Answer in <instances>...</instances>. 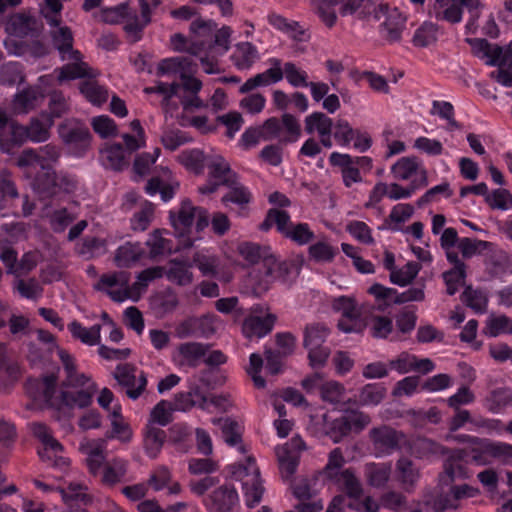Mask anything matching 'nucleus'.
<instances>
[{
	"label": "nucleus",
	"mask_w": 512,
	"mask_h": 512,
	"mask_svg": "<svg viewBox=\"0 0 512 512\" xmlns=\"http://www.w3.org/2000/svg\"><path fill=\"white\" fill-rule=\"evenodd\" d=\"M58 356L66 374L60 391L56 389L57 377L51 374L42 379L29 380L26 384L28 394L35 401L57 409L89 406L96 392L95 383L85 374L77 372L75 359L66 350L58 348Z\"/></svg>",
	"instance_id": "obj_1"
},
{
	"label": "nucleus",
	"mask_w": 512,
	"mask_h": 512,
	"mask_svg": "<svg viewBox=\"0 0 512 512\" xmlns=\"http://www.w3.org/2000/svg\"><path fill=\"white\" fill-rule=\"evenodd\" d=\"M60 156V147L54 144H46L36 149H24L17 159V165L22 169H40L34 177L32 185L34 191L42 198L51 197V186L55 182L53 178L54 166Z\"/></svg>",
	"instance_id": "obj_2"
},
{
	"label": "nucleus",
	"mask_w": 512,
	"mask_h": 512,
	"mask_svg": "<svg viewBox=\"0 0 512 512\" xmlns=\"http://www.w3.org/2000/svg\"><path fill=\"white\" fill-rule=\"evenodd\" d=\"M50 31L53 46L57 49L62 61L67 64L56 69L58 80L64 82L78 78H94L96 73L85 63L80 51L73 48L74 37L71 29L67 26L58 24L51 26Z\"/></svg>",
	"instance_id": "obj_3"
},
{
	"label": "nucleus",
	"mask_w": 512,
	"mask_h": 512,
	"mask_svg": "<svg viewBox=\"0 0 512 512\" xmlns=\"http://www.w3.org/2000/svg\"><path fill=\"white\" fill-rule=\"evenodd\" d=\"M274 225L281 235L300 246L309 244L315 237L309 224L293 223L288 212L283 210L270 209L260 229L268 231Z\"/></svg>",
	"instance_id": "obj_4"
},
{
	"label": "nucleus",
	"mask_w": 512,
	"mask_h": 512,
	"mask_svg": "<svg viewBox=\"0 0 512 512\" xmlns=\"http://www.w3.org/2000/svg\"><path fill=\"white\" fill-rule=\"evenodd\" d=\"M462 7H466L470 18L466 24V30L474 33L476 23L480 16L479 0H435L429 13L436 20L447 21L451 24L459 23L462 20Z\"/></svg>",
	"instance_id": "obj_5"
},
{
	"label": "nucleus",
	"mask_w": 512,
	"mask_h": 512,
	"mask_svg": "<svg viewBox=\"0 0 512 512\" xmlns=\"http://www.w3.org/2000/svg\"><path fill=\"white\" fill-rule=\"evenodd\" d=\"M230 471L233 478L242 483L246 504L249 507L257 505L262 499L264 487L255 459L247 456L243 462L231 465Z\"/></svg>",
	"instance_id": "obj_6"
},
{
	"label": "nucleus",
	"mask_w": 512,
	"mask_h": 512,
	"mask_svg": "<svg viewBox=\"0 0 512 512\" xmlns=\"http://www.w3.org/2000/svg\"><path fill=\"white\" fill-rule=\"evenodd\" d=\"M169 218L180 240L191 238L189 233L194 221L197 232L204 230L209 224L207 211L194 206L189 200L182 201L177 211H170Z\"/></svg>",
	"instance_id": "obj_7"
},
{
	"label": "nucleus",
	"mask_w": 512,
	"mask_h": 512,
	"mask_svg": "<svg viewBox=\"0 0 512 512\" xmlns=\"http://www.w3.org/2000/svg\"><path fill=\"white\" fill-rule=\"evenodd\" d=\"M289 270V263L280 262L276 258H268L266 263H260L251 269L247 282L255 295H261L269 289L273 282L285 281Z\"/></svg>",
	"instance_id": "obj_8"
},
{
	"label": "nucleus",
	"mask_w": 512,
	"mask_h": 512,
	"mask_svg": "<svg viewBox=\"0 0 512 512\" xmlns=\"http://www.w3.org/2000/svg\"><path fill=\"white\" fill-rule=\"evenodd\" d=\"M391 174L398 181H409V186L419 190L428 184L427 170L415 156H405L391 166Z\"/></svg>",
	"instance_id": "obj_9"
},
{
	"label": "nucleus",
	"mask_w": 512,
	"mask_h": 512,
	"mask_svg": "<svg viewBox=\"0 0 512 512\" xmlns=\"http://www.w3.org/2000/svg\"><path fill=\"white\" fill-rule=\"evenodd\" d=\"M54 120L48 113H41L31 118L27 126L19 124L14 127V149L19 147L27 140L40 143L45 142L50 137V128L53 126Z\"/></svg>",
	"instance_id": "obj_10"
},
{
	"label": "nucleus",
	"mask_w": 512,
	"mask_h": 512,
	"mask_svg": "<svg viewBox=\"0 0 512 512\" xmlns=\"http://www.w3.org/2000/svg\"><path fill=\"white\" fill-rule=\"evenodd\" d=\"M220 324L221 320L215 314L189 317L176 326L175 335L179 339H186L190 337L208 339L217 332Z\"/></svg>",
	"instance_id": "obj_11"
},
{
	"label": "nucleus",
	"mask_w": 512,
	"mask_h": 512,
	"mask_svg": "<svg viewBox=\"0 0 512 512\" xmlns=\"http://www.w3.org/2000/svg\"><path fill=\"white\" fill-rule=\"evenodd\" d=\"M206 166L209 170V180L198 188L201 194H211L217 191L220 185L232 183L237 175L230 168V164L220 154L207 156Z\"/></svg>",
	"instance_id": "obj_12"
},
{
	"label": "nucleus",
	"mask_w": 512,
	"mask_h": 512,
	"mask_svg": "<svg viewBox=\"0 0 512 512\" xmlns=\"http://www.w3.org/2000/svg\"><path fill=\"white\" fill-rule=\"evenodd\" d=\"M304 449L305 443L299 436H294L284 445L276 447L275 452L282 478L289 479L293 476Z\"/></svg>",
	"instance_id": "obj_13"
},
{
	"label": "nucleus",
	"mask_w": 512,
	"mask_h": 512,
	"mask_svg": "<svg viewBox=\"0 0 512 512\" xmlns=\"http://www.w3.org/2000/svg\"><path fill=\"white\" fill-rule=\"evenodd\" d=\"M334 310L341 312L342 317L338 322V328L345 333H360L365 324L360 318L359 309L353 298L340 296L333 300Z\"/></svg>",
	"instance_id": "obj_14"
},
{
	"label": "nucleus",
	"mask_w": 512,
	"mask_h": 512,
	"mask_svg": "<svg viewBox=\"0 0 512 512\" xmlns=\"http://www.w3.org/2000/svg\"><path fill=\"white\" fill-rule=\"evenodd\" d=\"M113 376L118 384L126 389L127 396L132 400L138 399L147 385L146 374L143 371L137 374L136 367L128 363L117 365Z\"/></svg>",
	"instance_id": "obj_15"
},
{
	"label": "nucleus",
	"mask_w": 512,
	"mask_h": 512,
	"mask_svg": "<svg viewBox=\"0 0 512 512\" xmlns=\"http://www.w3.org/2000/svg\"><path fill=\"white\" fill-rule=\"evenodd\" d=\"M369 437L377 457L390 455L400 449L404 440L403 433L386 425L371 429Z\"/></svg>",
	"instance_id": "obj_16"
},
{
	"label": "nucleus",
	"mask_w": 512,
	"mask_h": 512,
	"mask_svg": "<svg viewBox=\"0 0 512 512\" xmlns=\"http://www.w3.org/2000/svg\"><path fill=\"white\" fill-rule=\"evenodd\" d=\"M209 349L210 345L202 342H183L174 349L171 358L178 368H196L206 356Z\"/></svg>",
	"instance_id": "obj_17"
},
{
	"label": "nucleus",
	"mask_w": 512,
	"mask_h": 512,
	"mask_svg": "<svg viewBox=\"0 0 512 512\" xmlns=\"http://www.w3.org/2000/svg\"><path fill=\"white\" fill-rule=\"evenodd\" d=\"M363 0H313L321 21L329 28L337 21L335 6L340 7L342 16L351 15L361 6Z\"/></svg>",
	"instance_id": "obj_18"
},
{
	"label": "nucleus",
	"mask_w": 512,
	"mask_h": 512,
	"mask_svg": "<svg viewBox=\"0 0 512 512\" xmlns=\"http://www.w3.org/2000/svg\"><path fill=\"white\" fill-rule=\"evenodd\" d=\"M472 48L473 54L479 59L484 60L489 66H509V51L502 47L491 44L485 39L474 38L466 39Z\"/></svg>",
	"instance_id": "obj_19"
},
{
	"label": "nucleus",
	"mask_w": 512,
	"mask_h": 512,
	"mask_svg": "<svg viewBox=\"0 0 512 512\" xmlns=\"http://www.w3.org/2000/svg\"><path fill=\"white\" fill-rule=\"evenodd\" d=\"M171 46L175 51L187 52L200 60L203 70L207 74H214L218 72L217 63L214 57L209 58L203 56L204 42L198 40H188L182 34H174L170 39Z\"/></svg>",
	"instance_id": "obj_20"
},
{
	"label": "nucleus",
	"mask_w": 512,
	"mask_h": 512,
	"mask_svg": "<svg viewBox=\"0 0 512 512\" xmlns=\"http://www.w3.org/2000/svg\"><path fill=\"white\" fill-rule=\"evenodd\" d=\"M138 2L140 16L130 17L124 25V29L133 43L141 39L143 29L151 23L153 12L161 4V0H138Z\"/></svg>",
	"instance_id": "obj_21"
},
{
	"label": "nucleus",
	"mask_w": 512,
	"mask_h": 512,
	"mask_svg": "<svg viewBox=\"0 0 512 512\" xmlns=\"http://www.w3.org/2000/svg\"><path fill=\"white\" fill-rule=\"evenodd\" d=\"M333 119L323 112H313L304 119V130L309 135L317 134L321 144L330 149L332 142Z\"/></svg>",
	"instance_id": "obj_22"
},
{
	"label": "nucleus",
	"mask_w": 512,
	"mask_h": 512,
	"mask_svg": "<svg viewBox=\"0 0 512 512\" xmlns=\"http://www.w3.org/2000/svg\"><path fill=\"white\" fill-rule=\"evenodd\" d=\"M58 133L62 141L70 147L86 149L90 144L89 129L77 120H66L60 124Z\"/></svg>",
	"instance_id": "obj_23"
},
{
	"label": "nucleus",
	"mask_w": 512,
	"mask_h": 512,
	"mask_svg": "<svg viewBox=\"0 0 512 512\" xmlns=\"http://www.w3.org/2000/svg\"><path fill=\"white\" fill-rule=\"evenodd\" d=\"M311 421L315 426L316 433L329 436L335 443L349 435V426H347L344 414L335 419H331L328 414H322L313 416Z\"/></svg>",
	"instance_id": "obj_24"
},
{
	"label": "nucleus",
	"mask_w": 512,
	"mask_h": 512,
	"mask_svg": "<svg viewBox=\"0 0 512 512\" xmlns=\"http://www.w3.org/2000/svg\"><path fill=\"white\" fill-rule=\"evenodd\" d=\"M467 451L455 449L450 451L448 458L444 463V473L440 480L444 484H449L457 479H467L469 472L463 462H467Z\"/></svg>",
	"instance_id": "obj_25"
},
{
	"label": "nucleus",
	"mask_w": 512,
	"mask_h": 512,
	"mask_svg": "<svg viewBox=\"0 0 512 512\" xmlns=\"http://www.w3.org/2000/svg\"><path fill=\"white\" fill-rule=\"evenodd\" d=\"M238 500L236 489L230 485H223L212 492L205 505L212 512H229Z\"/></svg>",
	"instance_id": "obj_26"
},
{
	"label": "nucleus",
	"mask_w": 512,
	"mask_h": 512,
	"mask_svg": "<svg viewBox=\"0 0 512 512\" xmlns=\"http://www.w3.org/2000/svg\"><path fill=\"white\" fill-rule=\"evenodd\" d=\"M163 233H168L166 230H155L148 238L146 244L150 248L152 256H158L165 253L176 252L180 249H186L193 246L194 238H187L180 240L179 245L175 246L172 240L163 237Z\"/></svg>",
	"instance_id": "obj_27"
},
{
	"label": "nucleus",
	"mask_w": 512,
	"mask_h": 512,
	"mask_svg": "<svg viewBox=\"0 0 512 512\" xmlns=\"http://www.w3.org/2000/svg\"><path fill=\"white\" fill-rule=\"evenodd\" d=\"M106 440H91L81 444V450L86 455L89 472L96 476L104 468L106 455Z\"/></svg>",
	"instance_id": "obj_28"
},
{
	"label": "nucleus",
	"mask_w": 512,
	"mask_h": 512,
	"mask_svg": "<svg viewBox=\"0 0 512 512\" xmlns=\"http://www.w3.org/2000/svg\"><path fill=\"white\" fill-rule=\"evenodd\" d=\"M329 162L331 165L341 168L343 183L346 187L349 188L355 183L362 182L360 171L352 164L351 155L332 152L329 156Z\"/></svg>",
	"instance_id": "obj_29"
},
{
	"label": "nucleus",
	"mask_w": 512,
	"mask_h": 512,
	"mask_svg": "<svg viewBox=\"0 0 512 512\" xmlns=\"http://www.w3.org/2000/svg\"><path fill=\"white\" fill-rule=\"evenodd\" d=\"M396 478L406 492H411L420 479V470L412 460L401 457L396 462Z\"/></svg>",
	"instance_id": "obj_30"
},
{
	"label": "nucleus",
	"mask_w": 512,
	"mask_h": 512,
	"mask_svg": "<svg viewBox=\"0 0 512 512\" xmlns=\"http://www.w3.org/2000/svg\"><path fill=\"white\" fill-rule=\"evenodd\" d=\"M100 153L101 161L106 168L121 171L129 165V156L120 143L106 144Z\"/></svg>",
	"instance_id": "obj_31"
},
{
	"label": "nucleus",
	"mask_w": 512,
	"mask_h": 512,
	"mask_svg": "<svg viewBox=\"0 0 512 512\" xmlns=\"http://www.w3.org/2000/svg\"><path fill=\"white\" fill-rule=\"evenodd\" d=\"M44 99V91L39 87H28L14 96L13 109L18 114H26L36 108Z\"/></svg>",
	"instance_id": "obj_32"
},
{
	"label": "nucleus",
	"mask_w": 512,
	"mask_h": 512,
	"mask_svg": "<svg viewBox=\"0 0 512 512\" xmlns=\"http://www.w3.org/2000/svg\"><path fill=\"white\" fill-rule=\"evenodd\" d=\"M226 186L228 187V192L222 197V203L226 206H228V203L237 205L240 208L239 215H245L246 207L252 198L251 192L238 181V177Z\"/></svg>",
	"instance_id": "obj_33"
},
{
	"label": "nucleus",
	"mask_w": 512,
	"mask_h": 512,
	"mask_svg": "<svg viewBox=\"0 0 512 512\" xmlns=\"http://www.w3.org/2000/svg\"><path fill=\"white\" fill-rule=\"evenodd\" d=\"M463 450L467 451V459L480 466L492 463L493 441L487 438L472 439V444Z\"/></svg>",
	"instance_id": "obj_34"
},
{
	"label": "nucleus",
	"mask_w": 512,
	"mask_h": 512,
	"mask_svg": "<svg viewBox=\"0 0 512 512\" xmlns=\"http://www.w3.org/2000/svg\"><path fill=\"white\" fill-rule=\"evenodd\" d=\"M275 317L271 314L266 316H249L247 317L242 326L243 334L247 338L264 337L273 328Z\"/></svg>",
	"instance_id": "obj_35"
},
{
	"label": "nucleus",
	"mask_w": 512,
	"mask_h": 512,
	"mask_svg": "<svg viewBox=\"0 0 512 512\" xmlns=\"http://www.w3.org/2000/svg\"><path fill=\"white\" fill-rule=\"evenodd\" d=\"M391 473L390 462H370L364 466V476L368 484L375 488H383L388 483Z\"/></svg>",
	"instance_id": "obj_36"
},
{
	"label": "nucleus",
	"mask_w": 512,
	"mask_h": 512,
	"mask_svg": "<svg viewBox=\"0 0 512 512\" xmlns=\"http://www.w3.org/2000/svg\"><path fill=\"white\" fill-rule=\"evenodd\" d=\"M231 59L238 70H249L258 61L259 52L252 43L241 42L235 46Z\"/></svg>",
	"instance_id": "obj_37"
},
{
	"label": "nucleus",
	"mask_w": 512,
	"mask_h": 512,
	"mask_svg": "<svg viewBox=\"0 0 512 512\" xmlns=\"http://www.w3.org/2000/svg\"><path fill=\"white\" fill-rule=\"evenodd\" d=\"M128 461L122 458H113L107 461L103 468L101 482L106 486H115L125 480L128 471Z\"/></svg>",
	"instance_id": "obj_38"
},
{
	"label": "nucleus",
	"mask_w": 512,
	"mask_h": 512,
	"mask_svg": "<svg viewBox=\"0 0 512 512\" xmlns=\"http://www.w3.org/2000/svg\"><path fill=\"white\" fill-rule=\"evenodd\" d=\"M166 440V432L153 425L147 424L143 432V446L145 453L150 458H156Z\"/></svg>",
	"instance_id": "obj_39"
},
{
	"label": "nucleus",
	"mask_w": 512,
	"mask_h": 512,
	"mask_svg": "<svg viewBox=\"0 0 512 512\" xmlns=\"http://www.w3.org/2000/svg\"><path fill=\"white\" fill-rule=\"evenodd\" d=\"M484 407L493 414H499L512 405V389L499 387L491 390L483 400Z\"/></svg>",
	"instance_id": "obj_40"
},
{
	"label": "nucleus",
	"mask_w": 512,
	"mask_h": 512,
	"mask_svg": "<svg viewBox=\"0 0 512 512\" xmlns=\"http://www.w3.org/2000/svg\"><path fill=\"white\" fill-rule=\"evenodd\" d=\"M101 325L94 324L87 328L74 320L68 324V330L72 337L87 346L99 345L101 341Z\"/></svg>",
	"instance_id": "obj_41"
},
{
	"label": "nucleus",
	"mask_w": 512,
	"mask_h": 512,
	"mask_svg": "<svg viewBox=\"0 0 512 512\" xmlns=\"http://www.w3.org/2000/svg\"><path fill=\"white\" fill-rule=\"evenodd\" d=\"M193 71V62L188 57H172L161 60L157 66L158 76H179Z\"/></svg>",
	"instance_id": "obj_42"
},
{
	"label": "nucleus",
	"mask_w": 512,
	"mask_h": 512,
	"mask_svg": "<svg viewBox=\"0 0 512 512\" xmlns=\"http://www.w3.org/2000/svg\"><path fill=\"white\" fill-rule=\"evenodd\" d=\"M42 217L49 220L52 230L57 233L63 232L76 219V215L69 212L67 208L54 209L50 205L42 209Z\"/></svg>",
	"instance_id": "obj_43"
},
{
	"label": "nucleus",
	"mask_w": 512,
	"mask_h": 512,
	"mask_svg": "<svg viewBox=\"0 0 512 512\" xmlns=\"http://www.w3.org/2000/svg\"><path fill=\"white\" fill-rule=\"evenodd\" d=\"M109 416L111 419V431L106 433L103 440L107 442L115 438L123 443L129 442L132 438V431L129 425L122 419L121 407L114 406Z\"/></svg>",
	"instance_id": "obj_44"
},
{
	"label": "nucleus",
	"mask_w": 512,
	"mask_h": 512,
	"mask_svg": "<svg viewBox=\"0 0 512 512\" xmlns=\"http://www.w3.org/2000/svg\"><path fill=\"white\" fill-rule=\"evenodd\" d=\"M238 252L250 264H264L268 258H275L269 247L251 242L239 244Z\"/></svg>",
	"instance_id": "obj_45"
},
{
	"label": "nucleus",
	"mask_w": 512,
	"mask_h": 512,
	"mask_svg": "<svg viewBox=\"0 0 512 512\" xmlns=\"http://www.w3.org/2000/svg\"><path fill=\"white\" fill-rule=\"evenodd\" d=\"M212 423L221 425L225 443L229 446H237L238 451L242 454L246 452L245 446L241 444L240 426L236 421L230 418H217L213 419Z\"/></svg>",
	"instance_id": "obj_46"
},
{
	"label": "nucleus",
	"mask_w": 512,
	"mask_h": 512,
	"mask_svg": "<svg viewBox=\"0 0 512 512\" xmlns=\"http://www.w3.org/2000/svg\"><path fill=\"white\" fill-rule=\"evenodd\" d=\"M145 251L139 243L127 242L120 246L115 253V263L118 267L128 268L138 262Z\"/></svg>",
	"instance_id": "obj_47"
},
{
	"label": "nucleus",
	"mask_w": 512,
	"mask_h": 512,
	"mask_svg": "<svg viewBox=\"0 0 512 512\" xmlns=\"http://www.w3.org/2000/svg\"><path fill=\"white\" fill-rule=\"evenodd\" d=\"M232 34V29L229 26H223L220 28L216 34L213 44H209L208 47L204 43V51L203 56H208L209 58L214 57L215 61H217L218 56L224 55L230 48V37ZM218 64V62H216Z\"/></svg>",
	"instance_id": "obj_48"
},
{
	"label": "nucleus",
	"mask_w": 512,
	"mask_h": 512,
	"mask_svg": "<svg viewBox=\"0 0 512 512\" xmlns=\"http://www.w3.org/2000/svg\"><path fill=\"white\" fill-rule=\"evenodd\" d=\"M190 268L191 265L177 259H172L169 262L167 271H164V274L170 282L180 286H186L193 282V273Z\"/></svg>",
	"instance_id": "obj_49"
},
{
	"label": "nucleus",
	"mask_w": 512,
	"mask_h": 512,
	"mask_svg": "<svg viewBox=\"0 0 512 512\" xmlns=\"http://www.w3.org/2000/svg\"><path fill=\"white\" fill-rule=\"evenodd\" d=\"M19 123L11 119L4 108L0 107V149L5 153L14 150L13 130Z\"/></svg>",
	"instance_id": "obj_50"
},
{
	"label": "nucleus",
	"mask_w": 512,
	"mask_h": 512,
	"mask_svg": "<svg viewBox=\"0 0 512 512\" xmlns=\"http://www.w3.org/2000/svg\"><path fill=\"white\" fill-rule=\"evenodd\" d=\"M405 22V17L399 11H391L380 26L382 35L389 41L399 40L405 27Z\"/></svg>",
	"instance_id": "obj_51"
},
{
	"label": "nucleus",
	"mask_w": 512,
	"mask_h": 512,
	"mask_svg": "<svg viewBox=\"0 0 512 512\" xmlns=\"http://www.w3.org/2000/svg\"><path fill=\"white\" fill-rule=\"evenodd\" d=\"M332 481L338 484L350 498L358 499L361 497L363 492L362 484L351 469L341 471L339 476Z\"/></svg>",
	"instance_id": "obj_52"
},
{
	"label": "nucleus",
	"mask_w": 512,
	"mask_h": 512,
	"mask_svg": "<svg viewBox=\"0 0 512 512\" xmlns=\"http://www.w3.org/2000/svg\"><path fill=\"white\" fill-rule=\"evenodd\" d=\"M461 301L476 313H484L488 305L487 294L480 289H473L471 286L465 288L461 295Z\"/></svg>",
	"instance_id": "obj_53"
},
{
	"label": "nucleus",
	"mask_w": 512,
	"mask_h": 512,
	"mask_svg": "<svg viewBox=\"0 0 512 512\" xmlns=\"http://www.w3.org/2000/svg\"><path fill=\"white\" fill-rule=\"evenodd\" d=\"M179 162L189 171L201 174L207 162V157L199 149L184 150L178 155Z\"/></svg>",
	"instance_id": "obj_54"
},
{
	"label": "nucleus",
	"mask_w": 512,
	"mask_h": 512,
	"mask_svg": "<svg viewBox=\"0 0 512 512\" xmlns=\"http://www.w3.org/2000/svg\"><path fill=\"white\" fill-rule=\"evenodd\" d=\"M484 333L489 337L512 334V321L506 315L491 314L486 320Z\"/></svg>",
	"instance_id": "obj_55"
},
{
	"label": "nucleus",
	"mask_w": 512,
	"mask_h": 512,
	"mask_svg": "<svg viewBox=\"0 0 512 512\" xmlns=\"http://www.w3.org/2000/svg\"><path fill=\"white\" fill-rule=\"evenodd\" d=\"M13 288L21 297L36 300L42 296L43 288L36 278L23 279L18 277L13 282Z\"/></svg>",
	"instance_id": "obj_56"
},
{
	"label": "nucleus",
	"mask_w": 512,
	"mask_h": 512,
	"mask_svg": "<svg viewBox=\"0 0 512 512\" xmlns=\"http://www.w3.org/2000/svg\"><path fill=\"white\" fill-rule=\"evenodd\" d=\"M329 335V329L322 323H312L306 326L304 347H319L324 344Z\"/></svg>",
	"instance_id": "obj_57"
},
{
	"label": "nucleus",
	"mask_w": 512,
	"mask_h": 512,
	"mask_svg": "<svg viewBox=\"0 0 512 512\" xmlns=\"http://www.w3.org/2000/svg\"><path fill=\"white\" fill-rule=\"evenodd\" d=\"M386 395V388L378 383L365 385L359 394V401L362 405L376 406L380 404Z\"/></svg>",
	"instance_id": "obj_58"
},
{
	"label": "nucleus",
	"mask_w": 512,
	"mask_h": 512,
	"mask_svg": "<svg viewBox=\"0 0 512 512\" xmlns=\"http://www.w3.org/2000/svg\"><path fill=\"white\" fill-rule=\"evenodd\" d=\"M80 91L94 105H101L107 101L109 96L108 91L103 86L92 80L82 82Z\"/></svg>",
	"instance_id": "obj_59"
},
{
	"label": "nucleus",
	"mask_w": 512,
	"mask_h": 512,
	"mask_svg": "<svg viewBox=\"0 0 512 512\" xmlns=\"http://www.w3.org/2000/svg\"><path fill=\"white\" fill-rule=\"evenodd\" d=\"M308 253L315 262L327 263L333 261L338 249L328 242L318 241L309 247Z\"/></svg>",
	"instance_id": "obj_60"
},
{
	"label": "nucleus",
	"mask_w": 512,
	"mask_h": 512,
	"mask_svg": "<svg viewBox=\"0 0 512 512\" xmlns=\"http://www.w3.org/2000/svg\"><path fill=\"white\" fill-rule=\"evenodd\" d=\"M466 278V264H459L458 267H452L443 273V279L446 284V291L449 295H454L460 285Z\"/></svg>",
	"instance_id": "obj_61"
},
{
	"label": "nucleus",
	"mask_w": 512,
	"mask_h": 512,
	"mask_svg": "<svg viewBox=\"0 0 512 512\" xmlns=\"http://www.w3.org/2000/svg\"><path fill=\"white\" fill-rule=\"evenodd\" d=\"M320 396L325 402L337 404L344 401L345 388L337 381H327L320 386Z\"/></svg>",
	"instance_id": "obj_62"
},
{
	"label": "nucleus",
	"mask_w": 512,
	"mask_h": 512,
	"mask_svg": "<svg viewBox=\"0 0 512 512\" xmlns=\"http://www.w3.org/2000/svg\"><path fill=\"white\" fill-rule=\"evenodd\" d=\"M356 129H353L350 123L345 119L333 121L332 136L340 146H349L353 141V135Z\"/></svg>",
	"instance_id": "obj_63"
},
{
	"label": "nucleus",
	"mask_w": 512,
	"mask_h": 512,
	"mask_svg": "<svg viewBox=\"0 0 512 512\" xmlns=\"http://www.w3.org/2000/svg\"><path fill=\"white\" fill-rule=\"evenodd\" d=\"M485 201L492 209L508 210L512 208V194L507 189L499 188L488 192Z\"/></svg>",
	"instance_id": "obj_64"
}]
</instances>
